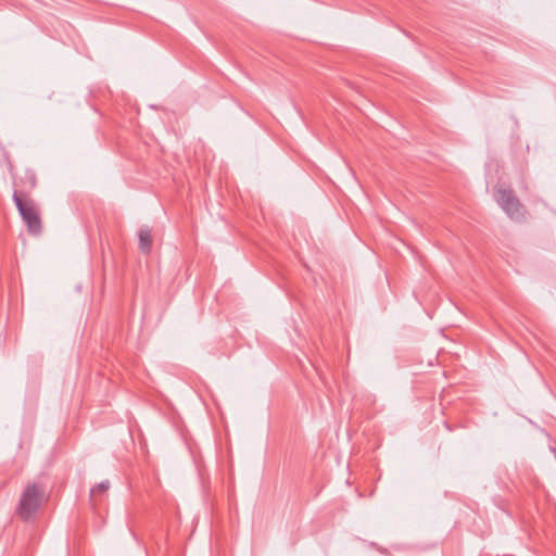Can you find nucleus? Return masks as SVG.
<instances>
[{
    "mask_svg": "<svg viewBox=\"0 0 556 556\" xmlns=\"http://www.w3.org/2000/svg\"><path fill=\"white\" fill-rule=\"evenodd\" d=\"M13 201L23 222L26 224L27 231L34 236L41 233V218L37 204L30 195L25 191L14 190Z\"/></svg>",
    "mask_w": 556,
    "mask_h": 556,
    "instance_id": "obj_1",
    "label": "nucleus"
},
{
    "mask_svg": "<svg viewBox=\"0 0 556 556\" xmlns=\"http://www.w3.org/2000/svg\"><path fill=\"white\" fill-rule=\"evenodd\" d=\"M43 489L37 483L28 484L21 494L15 514L24 521L35 518L43 500Z\"/></svg>",
    "mask_w": 556,
    "mask_h": 556,
    "instance_id": "obj_2",
    "label": "nucleus"
},
{
    "mask_svg": "<svg viewBox=\"0 0 556 556\" xmlns=\"http://www.w3.org/2000/svg\"><path fill=\"white\" fill-rule=\"evenodd\" d=\"M495 199L502 210L513 219L523 218V205L516 197L513 189H506L502 186L495 188Z\"/></svg>",
    "mask_w": 556,
    "mask_h": 556,
    "instance_id": "obj_3",
    "label": "nucleus"
},
{
    "mask_svg": "<svg viewBox=\"0 0 556 556\" xmlns=\"http://www.w3.org/2000/svg\"><path fill=\"white\" fill-rule=\"evenodd\" d=\"M139 249L143 254H149L152 250V231L148 226L140 228L139 233Z\"/></svg>",
    "mask_w": 556,
    "mask_h": 556,
    "instance_id": "obj_4",
    "label": "nucleus"
},
{
    "mask_svg": "<svg viewBox=\"0 0 556 556\" xmlns=\"http://www.w3.org/2000/svg\"><path fill=\"white\" fill-rule=\"evenodd\" d=\"M110 488V482L108 480L100 482L94 488L90 490V501L93 507L100 503L105 496L108 490Z\"/></svg>",
    "mask_w": 556,
    "mask_h": 556,
    "instance_id": "obj_5",
    "label": "nucleus"
},
{
    "mask_svg": "<svg viewBox=\"0 0 556 556\" xmlns=\"http://www.w3.org/2000/svg\"><path fill=\"white\" fill-rule=\"evenodd\" d=\"M28 179H29V186H30V188H31V189H33V188H35V186H36V178H35V176H29V178H28Z\"/></svg>",
    "mask_w": 556,
    "mask_h": 556,
    "instance_id": "obj_6",
    "label": "nucleus"
}]
</instances>
